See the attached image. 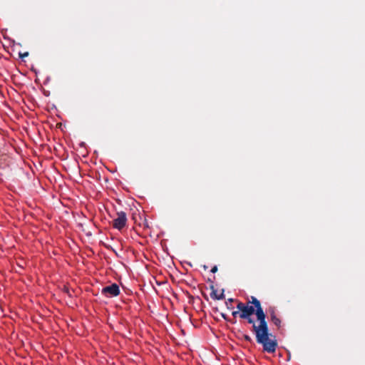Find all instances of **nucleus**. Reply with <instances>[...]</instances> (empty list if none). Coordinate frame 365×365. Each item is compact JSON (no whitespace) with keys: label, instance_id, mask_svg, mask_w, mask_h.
I'll use <instances>...</instances> for the list:
<instances>
[{"label":"nucleus","instance_id":"obj_1","mask_svg":"<svg viewBox=\"0 0 365 365\" xmlns=\"http://www.w3.org/2000/svg\"><path fill=\"white\" fill-rule=\"evenodd\" d=\"M256 314V308L254 305L247 304L244 313L240 314V317L246 319L252 324V331L255 334L256 341L262 345L264 351L267 353L275 352L277 347V341L274 335L269 333L267 322L265 320L264 327H260V320H255L251 316Z\"/></svg>","mask_w":365,"mask_h":365},{"label":"nucleus","instance_id":"obj_2","mask_svg":"<svg viewBox=\"0 0 365 365\" xmlns=\"http://www.w3.org/2000/svg\"><path fill=\"white\" fill-rule=\"evenodd\" d=\"M247 304H252L256 308L257 319L260 320V327H264L266 314L262 309L261 302L255 297L252 296L251 300L248 301Z\"/></svg>","mask_w":365,"mask_h":365},{"label":"nucleus","instance_id":"obj_3","mask_svg":"<svg viewBox=\"0 0 365 365\" xmlns=\"http://www.w3.org/2000/svg\"><path fill=\"white\" fill-rule=\"evenodd\" d=\"M117 217L113 220V227L115 229L121 230L126 226L127 224V215L123 211H120L116 213Z\"/></svg>","mask_w":365,"mask_h":365},{"label":"nucleus","instance_id":"obj_4","mask_svg":"<svg viewBox=\"0 0 365 365\" xmlns=\"http://www.w3.org/2000/svg\"><path fill=\"white\" fill-rule=\"evenodd\" d=\"M101 294L107 297H117L120 294L119 286L115 283L106 286L102 289Z\"/></svg>","mask_w":365,"mask_h":365},{"label":"nucleus","instance_id":"obj_5","mask_svg":"<svg viewBox=\"0 0 365 365\" xmlns=\"http://www.w3.org/2000/svg\"><path fill=\"white\" fill-rule=\"evenodd\" d=\"M212 292L210 293V297L212 299L215 300H220L225 299L224 290H222L220 294L217 293V290L214 288L213 286L211 287Z\"/></svg>","mask_w":365,"mask_h":365},{"label":"nucleus","instance_id":"obj_6","mask_svg":"<svg viewBox=\"0 0 365 365\" xmlns=\"http://www.w3.org/2000/svg\"><path fill=\"white\" fill-rule=\"evenodd\" d=\"M270 320L278 329L281 327L282 321L277 316H272Z\"/></svg>","mask_w":365,"mask_h":365},{"label":"nucleus","instance_id":"obj_7","mask_svg":"<svg viewBox=\"0 0 365 365\" xmlns=\"http://www.w3.org/2000/svg\"><path fill=\"white\" fill-rule=\"evenodd\" d=\"M246 304H247L242 303V302H240L237 304V309L239 310V312H240V313H244V312H245V309Z\"/></svg>","mask_w":365,"mask_h":365},{"label":"nucleus","instance_id":"obj_8","mask_svg":"<svg viewBox=\"0 0 365 365\" xmlns=\"http://www.w3.org/2000/svg\"><path fill=\"white\" fill-rule=\"evenodd\" d=\"M269 315H270V319L272 318V316H277L276 313H275V308L274 307H270L269 309Z\"/></svg>","mask_w":365,"mask_h":365},{"label":"nucleus","instance_id":"obj_9","mask_svg":"<svg viewBox=\"0 0 365 365\" xmlns=\"http://www.w3.org/2000/svg\"><path fill=\"white\" fill-rule=\"evenodd\" d=\"M233 302V299H229L226 302V306L228 309H232V307H231V302Z\"/></svg>","mask_w":365,"mask_h":365},{"label":"nucleus","instance_id":"obj_10","mask_svg":"<svg viewBox=\"0 0 365 365\" xmlns=\"http://www.w3.org/2000/svg\"><path fill=\"white\" fill-rule=\"evenodd\" d=\"M29 56V52H25L24 53H19V57L21 58H24L25 57H27Z\"/></svg>","mask_w":365,"mask_h":365},{"label":"nucleus","instance_id":"obj_11","mask_svg":"<svg viewBox=\"0 0 365 365\" xmlns=\"http://www.w3.org/2000/svg\"><path fill=\"white\" fill-rule=\"evenodd\" d=\"M244 339L246 341H249V342L252 341V338L249 335H245Z\"/></svg>","mask_w":365,"mask_h":365},{"label":"nucleus","instance_id":"obj_12","mask_svg":"<svg viewBox=\"0 0 365 365\" xmlns=\"http://www.w3.org/2000/svg\"><path fill=\"white\" fill-rule=\"evenodd\" d=\"M217 272V266H214L212 269H211V272L212 273H215Z\"/></svg>","mask_w":365,"mask_h":365},{"label":"nucleus","instance_id":"obj_13","mask_svg":"<svg viewBox=\"0 0 365 365\" xmlns=\"http://www.w3.org/2000/svg\"><path fill=\"white\" fill-rule=\"evenodd\" d=\"M221 317L225 319V320H227L228 321V317L227 316V314H224V313H221Z\"/></svg>","mask_w":365,"mask_h":365},{"label":"nucleus","instance_id":"obj_14","mask_svg":"<svg viewBox=\"0 0 365 365\" xmlns=\"http://www.w3.org/2000/svg\"><path fill=\"white\" fill-rule=\"evenodd\" d=\"M240 312L239 311H234L232 313V316L235 317H237V314L240 315Z\"/></svg>","mask_w":365,"mask_h":365},{"label":"nucleus","instance_id":"obj_15","mask_svg":"<svg viewBox=\"0 0 365 365\" xmlns=\"http://www.w3.org/2000/svg\"><path fill=\"white\" fill-rule=\"evenodd\" d=\"M207 268V267L205 265L204 269H206Z\"/></svg>","mask_w":365,"mask_h":365}]
</instances>
